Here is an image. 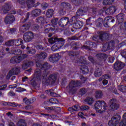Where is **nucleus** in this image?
Here are the masks:
<instances>
[{"instance_id": "ddd939ff", "label": "nucleus", "mask_w": 126, "mask_h": 126, "mask_svg": "<svg viewBox=\"0 0 126 126\" xmlns=\"http://www.w3.org/2000/svg\"><path fill=\"white\" fill-rule=\"evenodd\" d=\"M85 44L86 45L82 46V48L85 50H91V49H94V48L97 47L96 43L91 41H87L85 42Z\"/></svg>"}, {"instance_id": "72a5a7b5", "label": "nucleus", "mask_w": 126, "mask_h": 126, "mask_svg": "<svg viewBox=\"0 0 126 126\" xmlns=\"http://www.w3.org/2000/svg\"><path fill=\"white\" fill-rule=\"evenodd\" d=\"M68 55L72 58L73 57L78 56V55H79V52L78 51H68Z\"/></svg>"}, {"instance_id": "c756f323", "label": "nucleus", "mask_w": 126, "mask_h": 126, "mask_svg": "<svg viewBox=\"0 0 126 126\" xmlns=\"http://www.w3.org/2000/svg\"><path fill=\"white\" fill-rule=\"evenodd\" d=\"M35 2V0H27V4L28 8H31V7H34Z\"/></svg>"}, {"instance_id": "423d86ee", "label": "nucleus", "mask_w": 126, "mask_h": 126, "mask_svg": "<svg viewBox=\"0 0 126 126\" xmlns=\"http://www.w3.org/2000/svg\"><path fill=\"white\" fill-rule=\"evenodd\" d=\"M124 14L120 13L117 16L118 24H120V28L122 31H126V21L124 22Z\"/></svg>"}, {"instance_id": "f704fd0d", "label": "nucleus", "mask_w": 126, "mask_h": 126, "mask_svg": "<svg viewBox=\"0 0 126 126\" xmlns=\"http://www.w3.org/2000/svg\"><path fill=\"white\" fill-rule=\"evenodd\" d=\"M103 96V92L101 91H97L95 92V97L96 99H101Z\"/></svg>"}, {"instance_id": "2f4dec72", "label": "nucleus", "mask_w": 126, "mask_h": 126, "mask_svg": "<svg viewBox=\"0 0 126 126\" xmlns=\"http://www.w3.org/2000/svg\"><path fill=\"white\" fill-rule=\"evenodd\" d=\"M115 46V42L114 41H110L108 43V45L107 46V48H105L104 50H103V52H106V51H108L112 49L113 47Z\"/></svg>"}, {"instance_id": "7c9ffc66", "label": "nucleus", "mask_w": 126, "mask_h": 126, "mask_svg": "<svg viewBox=\"0 0 126 126\" xmlns=\"http://www.w3.org/2000/svg\"><path fill=\"white\" fill-rule=\"evenodd\" d=\"M104 22V20L101 18H98L95 21V24L97 27H100L103 25V23Z\"/></svg>"}, {"instance_id": "79ce46f5", "label": "nucleus", "mask_w": 126, "mask_h": 126, "mask_svg": "<svg viewBox=\"0 0 126 126\" xmlns=\"http://www.w3.org/2000/svg\"><path fill=\"white\" fill-rule=\"evenodd\" d=\"M61 6H63V8H65L67 9L68 8H70V4L69 3L63 2L61 4Z\"/></svg>"}, {"instance_id": "4c0bfd02", "label": "nucleus", "mask_w": 126, "mask_h": 126, "mask_svg": "<svg viewBox=\"0 0 126 126\" xmlns=\"http://www.w3.org/2000/svg\"><path fill=\"white\" fill-rule=\"evenodd\" d=\"M85 102L88 105H92L93 104V102H94V100H93V98L91 97H87L85 100Z\"/></svg>"}, {"instance_id": "ea45409f", "label": "nucleus", "mask_w": 126, "mask_h": 126, "mask_svg": "<svg viewBox=\"0 0 126 126\" xmlns=\"http://www.w3.org/2000/svg\"><path fill=\"white\" fill-rule=\"evenodd\" d=\"M14 43L15 46H16V47H18L19 46H20V45H22V44H23V40L20 38L19 39L15 40L14 41Z\"/></svg>"}, {"instance_id": "1a4fd4ad", "label": "nucleus", "mask_w": 126, "mask_h": 126, "mask_svg": "<svg viewBox=\"0 0 126 126\" xmlns=\"http://www.w3.org/2000/svg\"><path fill=\"white\" fill-rule=\"evenodd\" d=\"M59 24L62 27L66 26V25H72V22H69V19L67 17H63L61 19L59 22Z\"/></svg>"}, {"instance_id": "4d7b16f0", "label": "nucleus", "mask_w": 126, "mask_h": 126, "mask_svg": "<svg viewBox=\"0 0 126 126\" xmlns=\"http://www.w3.org/2000/svg\"><path fill=\"white\" fill-rule=\"evenodd\" d=\"M80 109L82 111H86V110H89L90 107L87 105H83L80 107Z\"/></svg>"}, {"instance_id": "864d4df0", "label": "nucleus", "mask_w": 126, "mask_h": 126, "mask_svg": "<svg viewBox=\"0 0 126 126\" xmlns=\"http://www.w3.org/2000/svg\"><path fill=\"white\" fill-rule=\"evenodd\" d=\"M23 101L26 105H30V104H31L30 99H28L27 97L23 98Z\"/></svg>"}, {"instance_id": "f8f14e48", "label": "nucleus", "mask_w": 126, "mask_h": 126, "mask_svg": "<svg viewBox=\"0 0 126 126\" xmlns=\"http://www.w3.org/2000/svg\"><path fill=\"white\" fill-rule=\"evenodd\" d=\"M109 108L111 111H115L119 109V105L117 104V99L113 98L110 100L109 102Z\"/></svg>"}, {"instance_id": "5fc2aeb1", "label": "nucleus", "mask_w": 126, "mask_h": 126, "mask_svg": "<svg viewBox=\"0 0 126 126\" xmlns=\"http://www.w3.org/2000/svg\"><path fill=\"white\" fill-rule=\"evenodd\" d=\"M28 55H34L36 54V50L35 49H31L27 52Z\"/></svg>"}, {"instance_id": "603ef678", "label": "nucleus", "mask_w": 126, "mask_h": 126, "mask_svg": "<svg viewBox=\"0 0 126 126\" xmlns=\"http://www.w3.org/2000/svg\"><path fill=\"white\" fill-rule=\"evenodd\" d=\"M53 31H55V29L54 28H46L44 30V33H50V32H53Z\"/></svg>"}, {"instance_id": "4be33fe9", "label": "nucleus", "mask_w": 126, "mask_h": 126, "mask_svg": "<svg viewBox=\"0 0 126 126\" xmlns=\"http://www.w3.org/2000/svg\"><path fill=\"white\" fill-rule=\"evenodd\" d=\"M36 57L39 60H45L48 57V54L46 52H41L39 54L36 55Z\"/></svg>"}, {"instance_id": "a211bd4d", "label": "nucleus", "mask_w": 126, "mask_h": 126, "mask_svg": "<svg viewBox=\"0 0 126 126\" xmlns=\"http://www.w3.org/2000/svg\"><path fill=\"white\" fill-rule=\"evenodd\" d=\"M36 64L37 67H39L41 69H44V70L49 69V68H50V65H49L48 63H44L42 64L40 63L37 62L36 63Z\"/></svg>"}, {"instance_id": "bf43d9fd", "label": "nucleus", "mask_w": 126, "mask_h": 126, "mask_svg": "<svg viewBox=\"0 0 126 126\" xmlns=\"http://www.w3.org/2000/svg\"><path fill=\"white\" fill-rule=\"evenodd\" d=\"M114 61H115V58L110 56L108 59V63H114Z\"/></svg>"}, {"instance_id": "680f3d73", "label": "nucleus", "mask_w": 126, "mask_h": 126, "mask_svg": "<svg viewBox=\"0 0 126 126\" xmlns=\"http://www.w3.org/2000/svg\"><path fill=\"white\" fill-rule=\"evenodd\" d=\"M12 75H13V74L11 72V71H9L6 77V79H9V78H10Z\"/></svg>"}, {"instance_id": "c9c22d12", "label": "nucleus", "mask_w": 126, "mask_h": 126, "mask_svg": "<svg viewBox=\"0 0 126 126\" xmlns=\"http://www.w3.org/2000/svg\"><path fill=\"white\" fill-rule=\"evenodd\" d=\"M53 15H54V10L52 9H48L46 12V16L48 18H51L53 17Z\"/></svg>"}, {"instance_id": "39448f33", "label": "nucleus", "mask_w": 126, "mask_h": 126, "mask_svg": "<svg viewBox=\"0 0 126 126\" xmlns=\"http://www.w3.org/2000/svg\"><path fill=\"white\" fill-rule=\"evenodd\" d=\"M78 62H79V63H83L80 65V67L82 73H83V74H87V73H88L89 69H88V67L85 65L87 64V61H86L85 57H81L80 60L78 61Z\"/></svg>"}, {"instance_id": "473e14b6", "label": "nucleus", "mask_w": 126, "mask_h": 126, "mask_svg": "<svg viewBox=\"0 0 126 126\" xmlns=\"http://www.w3.org/2000/svg\"><path fill=\"white\" fill-rule=\"evenodd\" d=\"M123 120L119 124V126H126V113H125L123 116Z\"/></svg>"}, {"instance_id": "052dcab7", "label": "nucleus", "mask_w": 126, "mask_h": 126, "mask_svg": "<svg viewBox=\"0 0 126 126\" xmlns=\"http://www.w3.org/2000/svg\"><path fill=\"white\" fill-rule=\"evenodd\" d=\"M88 60L89 61H90V62H91V63H95V59H94V58H93V57L92 56H89L88 57Z\"/></svg>"}, {"instance_id": "49530a36", "label": "nucleus", "mask_w": 126, "mask_h": 126, "mask_svg": "<svg viewBox=\"0 0 126 126\" xmlns=\"http://www.w3.org/2000/svg\"><path fill=\"white\" fill-rule=\"evenodd\" d=\"M48 103H51V104H59L60 102L56 98H52L49 100V101H47Z\"/></svg>"}, {"instance_id": "9b49d317", "label": "nucleus", "mask_w": 126, "mask_h": 126, "mask_svg": "<svg viewBox=\"0 0 126 126\" xmlns=\"http://www.w3.org/2000/svg\"><path fill=\"white\" fill-rule=\"evenodd\" d=\"M34 38V34L32 32H28L23 35V39L25 42H31Z\"/></svg>"}, {"instance_id": "b1692460", "label": "nucleus", "mask_w": 126, "mask_h": 126, "mask_svg": "<svg viewBox=\"0 0 126 126\" xmlns=\"http://www.w3.org/2000/svg\"><path fill=\"white\" fill-rule=\"evenodd\" d=\"M41 13H42V11H41V9H35L32 11V17H37V16H39Z\"/></svg>"}, {"instance_id": "cd10ccee", "label": "nucleus", "mask_w": 126, "mask_h": 126, "mask_svg": "<svg viewBox=\"0 0 126 126\" xmlns=\"http://www.w3.org/2000/svg\"><path fill=\"white\" fill-rule=\"evenodd\" d=\"M46 93H50L51 96L53 97H58L59 94L57 93H55V89L54 88L46 91Z\"/></svg>"}, {"instance_id": "393cba45", "label": "nucleus", "mask_w": 126, "mask_h": 126, "mask_svg": "<svg viewBox=\"0 0 126 126\" xmlns=\"http://www.w3.org/2000/svg\"><path fill=\"white\" fill-rule=\"evenodd\" d=\"M121 120V116L119 115H114L110 120L113 123L118 125L119 124V121Z\"/></svg>"}, {"instance_id": "c85d7f7f", "label": "nucleus", "mask_w": 126, "mask_h": 126, "mask_svg": "<svg viewBox=\"0 0 126 126\" xmlns=\"http://www.w3.org/2000/svg\"><path fill=\"white\" fill-rule=\"evenodd\" d=\"M80 109V106L78 105H75L74 106L71 107H69L68 108V110L69 112H73L74 111H79Z\"/></svg>"}, {"instance_id": "412c9836", "label": "nucleus", "mask_w": 126, "mask_h": 126, "mask_svg": "<svg viewBox=\"0 0 126 126\" xmlns=\"http://www.w3.org/2000/svg\"><path fill=\"white\" fill-rule=\"evenodd\" d=\"M9 126H15L14 123L13 122H10L8 124ZM18 126H26V123L25 121L23 119H21L18 122L17 124Z\"/></svg>"}, {"instance_id": "aec40b11", "label": "nucleus", "mask_w": 126, "mask_h": 126, "mask_svg": "<svg viewBox=\"0 0 126 126\" xmlns=\"http://www.w3.org/2000/svg\"><path fill=\"white\" fill-rule=\"evenodd\" d=\"M98 36L99 40L104 41L107 38H108V37H109V34L104 32H99Z\"/></svg>"}, {"instance_id": "0e129e2a", "label": "nucleus", "mask_w": 126, "mask_h": 126, "mask_svg": "<svg viewBox=\"0 0 126 126\" xmlns=\"http://www.w3.org/2000/svg\"><path fill=\"white\" fill-rule=\"evenodd\" d=\"M7 87V85L5 84L2 86H0V91L5 90V88Z\"/></svg>"}, {"instance_id": "a19ab883", "label": "nucleus", "mask_w": 126, "mask_h": 126, "mask_svg": "<svg viewBox=\"0 0 126 126\" xmlns=\"http://www.w3.org/2000/svg\"><path fill=\"white\" fill-rule=\"evenodd\" d=\"M88 11L89 12V13L91 15H92V16H95L96 15V8H91V9H88Z\"/></svg>"}, {"instance_id": "774afa93", "label": "nucleus", "mask_w": 126, "mask_h": 126, "mask_svg": "<svg viewBox=\"0 0 126 126\" xmlns=\"http://www.w3.org/2000/svg\"><path fill=\"white\" fill-rule=\"evenodd\" d=\"M9 106H11V107H17V103L9 102Z\"/></svg>"}, {"instance_id": "58836bf2", "label": "nucleus", "mask_w": 126, "mask_h": 126, "mask_svg": "<svg viewBox=\"0 0 126 126\" xmlns=\"http://www.w3.org/2000/svg\"><path fill=\"white\" fill-rule=\"evenodd\" d=\"M114 1L115 0H103L102 4L103 5H109V4H112Z\"/></svg>"}, {"instance_id": "338daca9", "label": "nucleus", "mask_w": 126, "mask_h": 126, "mask_svg": "<svg viewBox=\"0 0 126 126\" xmlns=\"http://www.w3.org/2000/svg\"><path fill=\"white\" fill-rule=\"evenodd\" d=\"M117 123H115L111 121H110L108 123V126H117Z\"/></svg>"}, {"instance_id": "09e8293b", "label": "nucleus", "mask_w": 126, "mask_h": 126, "mask_svg": "<svg viewBox=\"0 0 126 126\" xmlns=\"http://www.w3.org/2000/svg\"><path fill=\"white\" fill-rule=\"evenodd\" d=\"M12 54L14 55H17L18 56H20L22 54V51L20 49H15L12 50Z\"/></svg>"}, {"instance_id": "c03bdc74", "label": "nucleus", "mask_w": 126, "mask_h": 126, "mask_svg": "<svg viewBox=\"0 0 126 126\" xmlns=\"http://www.w3.org/2000/svg\"><path fill=\"white\" fill-rule=\"evenodd\" d=\"M105 21H107V22L111 23V22H115V19L113 17L108 16L105 18Z\"/></svg>"}, {"instance_id": "5701e85b", "label": "nucleus", "mask_w": 126, "mask_h": 126, "mask_svg": "<svg viewBox=\"0 0 126 126\" xmlns=\"http://www.w3.org/2000/svg\"><path fill=\"white\" fill-rule=\"evenodd\" d=\"M30 23L27 24L26 23L22 25V26L20 28L21 31L23 32V33H24V32H26L27 30H29V28H30L31 26Z\"/></svg>"}, {"instance_id": "f03ea898", "label": "nucleus", "mask_w": 126, "mask_h": 126, "mask_svg": "<svg viewBox=\"0 0 126 126\" xmlns=\"http://www.w3.org/2000/svg\"><path fill=\"white\" fill-rule=\"evenodd\" d=\"M35 79H34V84H38L41 82L42 78H45L47 77V73L46 71H42L40 69L36 68L34 72Z\"/></svg>"}, {"instance_id": "13d9d810", "label": "nucleus", "mask_w": 126, "mask_h": 126, "mask_svg": "<svg viewBox=\"0 0 126 126\" xmlns=\"http://www.w3.org/2000/svg\"><path fill=\"white\" fill-rule=\"evenodd\" d=\"M87 92V91L85 88H82L80 90V93H81V95H84Z\"/></svg>"}, {"instance_id": "e433bc0d", "label": "nucleus", "mask_w": 126, "mask_h": 126, "mask_svg": "<svg viewBox=\"0 0 126 126\" xmlns=\"http://www.w3.org/2000/svg\"><path fill=\"white\" fill-rule=\"evenodd\" d=\"M36 23H39L40 24H42L44 23L45 21V18L44 17H39L36 18Z\"/></svg>"}, {"instance_id": "7ed1b4c3", "label": "nucleus", "mask_w": 126, "mask_h": 126, "mask_svg": "<svg viewBox=\"0 0 126 126\" xmlns=\"http://www.w3.org/2000/svg\"><path fill=\"white\" fill-rule=\"evenodd\" d=\"M81 86V82L78 80H72L69 84L68 91L70 93L74 94L78 90V87Z\"/></svg>"}, {"instance_id": "a18cd8bd", "label": "nucleus", "mask_w": 126, "mask_h": 126, "mask_svg": "<svg viewBox=\"0 0 126 126\" xmlns=\"http://www.w3.org/2000/svg\"><path fill=\"white\" fill-rule=\"evenodd\" d=\"M118 89L119 91H121V92H123V93H126V86L120 85L118 86Z\"/></svg>"}, {"instance_id": "8fccbe9b", "label": "nucleus", "mask_w": 126, "mask_h": 126, "mask_svg": "<svg viewBox=\"0 0 126 126\" xmlns=\"http://www.w3.org/2000/svg\"><path fill=\"white\" fill-rule=\"evenodd\" d=\"M108 9H109V12L110 14H114L116 12V7L115 6H111L109 7Z\"/></svg>"}, {"instance_id": "4468645a", "label": "nucleus", "mask_w": 126, "mask_h": 126, "mask_svg": "<svg viewBox=\"0 0 126 126\" xmlns=\"http://www.w3.org/2000/svg\"><path fill=\"white\" fill-rule=\"evenodd\" d=\"M34 63L32 61L26 60L22 64V69L25 70L27 69L29 66H33Z\"/></svg>"}, {"instance_id": "dca6fc26", "label": "nucleus", "mask_w": 126, "mask_h": 126, "mask_svg": "<svg viewBox=\"0 0 126 126\" xmlns=\"http://www.w3.org/2000/svg\"><path fill=\"white\" fill-rule=\"evenodd\" d=\"M61 56H60V54L57 53L51 55L49 58V60L51 63H56V62H58Z\"/></svg>"}, {"instance_id": "0eeeda50", "label": "nucleus", "mask_w": 126, "mask_h": 126, "mask_svg": "<svg viewBox=\"0 0 126 126\" xmlns=\"http://www.w3.org/2000/svg\"><path fill=\"white\" fill-rule=\"evenodd\" d=\"M28 57L27 54H23L20 56H14L11 58L10 62L11 63H19L22 62L24 59H26Z\"/></svg>"}, {"instance_id": "f257e3e1", "label": "nucleus", "mask_w": 126, "mask_h": 126, "mask_svg": "<svg viewBox=\"0 0 126 126\" xmlns=\"http://www.w3.org/2000/svg\"><path fill=\"white\" fill-rule=\"evenodd\" d=\"M94 107L96 113H99V114H103V113L106 112L107 108L106 102L100 100L96 101Z\"/></svg>"}, {"instance_id": "6ab92c4d", "label": "nucleus", "mask_w": 126, "mask_h": 126, "mask_svg": "<svg viewBox=\"0 0 126 126\" xmlns=\"http://www.w3.org/2000/svg\"><path fill=\"white\" fill-rule=\"evenodd\" d=\"M10 10V4L9 3H7L4 4L2 7V8L1 9V12L2 13H7L8 11Z\"/></svg>"}, {"instance_id": "2eb2a0df", "label": "nucleus", "mask_w": 126, "mask_h": 126, "mask_svg": "<svg viewBox=\"0 0 126 126\" xmlns=\"http://www.w3.org/2000/svg\"><path fill=\"white\" fill-rule=\"evenodd\" d=\"M126 66V64L123 62L117 61L114 64V69L116 70H121Z\"/></svg>"}, {"instance_id": "bb28decb", "label": "nucleus", "mask_w": 126, "mask_h": 126, "mask_svg": "<svg viewBox=\"0 0 126 126\" xmlns=\"http://www.w3.org/2000/svg\"><path fill=\"white\" fill-rule=\"evenodd\" d=\"M83 26V23L80 21H78L73 24V27L75 29H80Z\"/></svg>"}, {"instance_id": "f3484780", "label": "nucleus", "mask_w": 126, "mask_h": 126, "mask_svg": "<svg viewBox=\"0 0 126 126\" xmlns=\"http://www.w3.org/2000/svg\"><path fill=\"white\" fill-rule=\"evenodd\" d=\"M86 12H88V8H84L83 10L80 9L77 11L76 13V17L78 18L80 16L84 15Z\"/></svg>"}, {"instance_id": "6e6d98bb", "label": "nucleus", "mask_w": 126, "mask_h": 126, "mask_svg": "<svg viewBox=\"0 0 126 126\" xmlns=\"http://www.w3.org/2000/svg\"><path fill=\"white\" fill-rule=\"evenodd\" d=\"M58 20L59 19L58 18H55L51 20V23L52 25L53 26L57 25V24H58Z\"/></svg>"}, {"instance_id": "e2e57ef3", "label": "nucleus", "mask_w": 126, "mask_h": 126, "mask_svg": "<svg viewBox=\"0 0 126 126\" xmlns=\"http://www.w3.org/2000/svg\"><path fill=\"white\" fill-rule=\"evenodd\" d=\"M25 90H26V89H23L21 87H19L16 89V91L17 92H22L23 91H25Z\"/></svg>"}, {"instance_id": "9d476101", "label": "nucleus", "mask_w": 126, "mask_h": 126, "mask_svg": "<svg viewBox=\"0 0 126 126\" xmlns=\"http://www.w3.org/2000/svg\"><path fill=\"white\" fill-rule=\"evenodd\" d=\"M57 78L58 75L57 74H51L48 77V79L46 82V83L49 85H53V84H55L56 83Z\"/></svg>"}, {"instance_id": "a878e982", "label": "nucleus", "mask_w": 126, "mask_h": 126, "mask_svg": "<svg viewBox=\"0 0 126 126\" xmlns=\"http://www.w3.org/2000/svg\"><path fill=\"white\" fill-rule=\"evenodd\" d=\"M94 75L95 77H100L102 75V68H97L94 72Z\"/></svg>"}, {"instance_id": "6e6552de", "label": "nucleus", "mask_w": 126, "mask_h": 126, "mask_svg": "<svg viewBox=\"0 0 126 126\" xmlns=\"http://www.w3.org/2000/svg\"><path fill=\"white\" fill-rule=\"evenodd\" d=\"M12 14H15V11H12L11 14H8L5 17L4 22L5 24H11L15 21V18Z\"/></svg>"}, {"instance_id": "20e7f679", "label": "nucleus", "mask_w": 126, "mask_h": 126, "mask_svg": "<svg viewBox=\"0 0 126 126\" xmlns=\"http://www.w3.org/2000/svg\"><path fill=\"white\" fill-rule=\"evenodd\" d=\"M49 43L51 45L53 44H56L52 47V49H55V50H58V49H61L62 48V45L60 46V44H61V42H64L65 40H64L63 38H58V37H52L49 39Z\"/></svg>"}, {"instance_id": "69168bd1", "label": "nucleus", "mask_w": 126, "mask_h": 126, "mask_svg": "<svg viewBox=\"0 0 126 126\" xmlns=\"http://www.w3.org/2000/svg\"><path fill=\"white\" fill-rule=\"evenodd\" d=\"M17 29L16 28H11L10 29V33L11 34H15L16 32Z\"/></svg>"}, {"instance_id": "3c124183", "label": "nucleus", "mask_w": 126, "mask_h": 126, "mask_svg": "<svg viewBox=\"0 0 126 126\" xmlns=\"http://www.w3.org/2000/svg\"><path fill=\"white\" fill-rule=\"evenodd\" d=\"M29 16H30V13L28 12L27 13L26 18H24V19H22L21 20V23H25L27 21V20H28V19H29Z\"/></svg>"}, {"instance_id": "37998d69", "label": "nucleus", "mask_w": 126, "mask_h": 126, "mask_svg": "<svg viewBox=\"0 0 126 126\" xmlns=\"http://www.w3.org/2000/svg\"><path fill=\"white\" fill-rule=\"evenodd\" d=\"M10 71H11V72L13 74V75H14V74L17 75L19 73V69L17 67L13 68Z\"/></svg>"}, {"instance_id": "de8ad7c7", "label": "nucleus", "mask_w": 126, "mask_h": 126, "mask_svg": "<svg viewBox=\"0 0 126 126\" xmlns=\"http://www.w3.org/2000/svg\"><path fill=\"white\" fill-rule=\"evenodd\" d=\"M13 44H14V40L12 39L6 42L5 45L7 47H10V46H13Z\"/></svg>"}]
</instances>
